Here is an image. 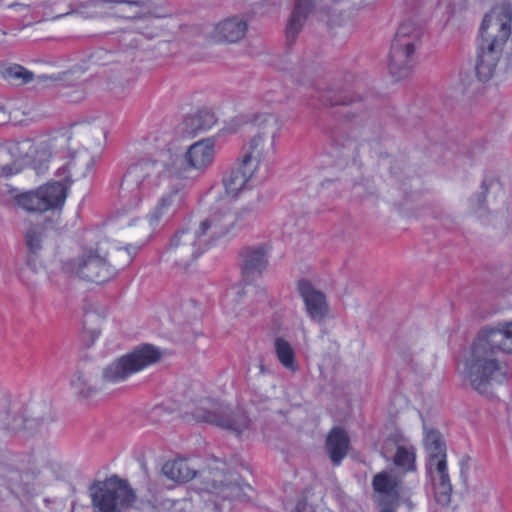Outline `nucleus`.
I'll return each instance as SVG.
<instances>
[{
	"instance_id": "nucleus-1",
	"label": "nucleus",
	"mask_w": 512,
	"mask_h": 512,
	"mask_svg": "<svg viewBox=\"0 0 512 512\" xmlns=\"http://www.w3.org/2000/svg\"><path fill=\"white\" fill-rule=\"evenodd\" d=\"M148 154L131 164L120 185V199L127 210L139 209L150 200L167 178L171 183L147 214L145 240L140 244L126 247L129 261L161 226L184 205L185 186L179 181L185 179V168L179 165L178 151L171 134L156 132L148 138Z\"/></svg>"
},
{
	"instance_id": "nucleus-2",
	"label": "nucleus",
	"mask_w": 512,
	"mask_h": 512,
	"mask_svg": "<svg viewBox=\"0 0 512 512\" xmlns=\"http://www.w3.org/2000/svg\"><path fill=\"white\" fill-rule=\"evenodd\" d=\"M495 351L512 354V321L482 328L458 364L460 373L479 393L506 380V368L495 358Z\"/></svg>"
},
{
	"instance_id": "nucleus-3",
	"label": "nucleus",
	"mask_w": 512,
	"mask_h": 512,
	"mask_svg": "<svg viewBox=\"0 0 512 512\" xmlns=\"http://www.w3.org/2000/svg\"><path fill=\"white\" fill-rule=\"evenodd\" d=\"M218 212L217 209L209 210L196 227L178 230L165 252L167 260L186 268L214 241L226 235L235 225V218L229 213L218 218Z\"/></svg>"
},
{
	"instance_id": "nucleus-4",
	"label": "nucleus",
	"mask_w": 512,
	"mask_h": 512,
	"mask_svg": "<svg viewBox=\"0 0 512 512\" xmlns=\"http://www.w3.org/2000/svg\"><path fill=\"white\" fill-rule=\"evenodd\" d=\"M512 6L509 2L495 5L487 13L480 26V44L476 63V74L480 81L487 82L496 73L504 44L511 35Z\"/></svg>"
},
{
	"instance_id": "nucleus-5",
	"label": "nucleus",
	"mask_w": 512,
	"mask_h": 512,
	"mask_svg": "<svg viewBox=\"0 0 512 512\" xmlns=\"http://www.w3.org/2000/svg\"><path fill=\"white\" fill-rule=\"evenodd\" d=\"M91 158L86 152H78L65 165L57 170L54 180L17 196V204L29 212H45L61 209L67 197V190L72 184V177L86 176L91 164Z\"/></svg>"
},
{
	"instance_id": "nucleus-6",
	"label": "nucleus",
	"mask_w": 512,
	"mask_h": 512,
	"mask_svg": "<svg viewBox=\"0 0 512 512\" xmlns=\"http://www.w3.org/2000/svg\"><path fill=\"white\" fill-rule=\"evenodd\" d=\"M67 142L68 137L64 134L14 139L5 144V150L15 163L30 166L37 173H42L48 169L52 157L60 153Z\"/></svg>"
},
{
	"instance_id": "nucleus-7",
	"label": "nucleus",
	"mask_w": 512,
	"mask_h": 512,
	"mask_svg": "<svg viewBox=\"0 0 512 512\" xmlns=\"http://www.w3.org/2000/svg\"><path fill=\"white\" fill-rule=\"evenodd\" d=\"M424 446L427 453L426 472L432 482L437 503L448 505L451 500L452 485L447 468L446 446L441 434L424 427Z\"/></svg>"
},
{
	"instance_id": "nucleus-8",
	"label": "nucleus",
	"mask_w": 512,
	"mask_h": 512,
	"mask_svg": "<svg viewBox=\"0 0 512 512\" xmlns=\"http://www.w3.org/2000/svg\"><path fill=\"white\" fill-rule=\"evenodd\" d=\"M421 35V27L412 20L399 25L389 54V70L397 79L407 77L417 65Z\"/></svg>"
},
{
	"instance_id": "nucleus-9",
	"label": "nucleus",
	"mask_w": 512,
	"mask_h": 512,
	"mask_svg": "<svg viewBox=\"0 0 512 512\" xmlns=\"http://www.w3.org/2000/svg\"><path fill=\"white\" fill-rule=\"evenodd\" d=\"M255 133L251 137L243 156L248 169L256 167L261 171L263 162L275 154V141L280 136L282 123L270 112L257 113L253 118Z\"/></svg>"
},
{
	"instance_id": "nucleus-10",
	"label": "nucleus",
	"mask_w": 512,
	"mask_h": 512,
	"mask_svg": "<svg viewBox=\"0 0 512 512\" xmlns=\"http://www.w3.org/2000/svg\"><path fill=\"white\" fill-rule=\"evenodd\" d=\"M191 414L196 421L214 424L235 433L239 438L248 437L253 431L252 421L246 411L239 409L229 412L222 403L210 398L199 400Z\"/></svg>"
},
{
	"instance_id": "nucleus-11",
	"label": "nucleus",
	"mask_w": 512,
	"mask_h": 512,
	"mask_svg": "<svg viewBox=\"0 0 512 512\" xmlns=\"http://www.w3.org/2000/svg\"><path fill=\"white\" fill-rule=\"evenodd\" d=\"M161 352L150 344H144L116 359L103 369V380L108 383L125 381L131 375L141 372L158 362Z\"/></svg>"
},
{
	"instance_id": "nucleus-12",
	"label": "nucleus",
	"mask_w": 512,
	"mask_h": 512,
	"mask_svg": "<svg viewBox=\"0 0 512 512\" xmlns=\"http://www.w3.org/2000/svg\"><path fill=\"white\" fill-rule=\"evenodd\" d=\"M61 270L66 275L96 283L108 281L115 273V269L107 263L97 249L92 247L82 248L74 258L63 260Z\"/></svg>"
},
{
	"instance_id": "nucleus-13",
	"label": "nucleus",
	"mask_w": 512,
	"mask_h": 512,
	"mask_svg": "<svg viewBox=\"0 0 512 512\" xmlns=\"http://www.w3.org/2000/svg\"><path fill=\"white\" fill-rule=\"evenodd\" d=\"M263 178L264 175L261 174L259 169L256 167L248 169L245 166V160H242L237 169L231 170L223 178L224 195L220 196L209 210L217 209L219 211L218 218H221L222 214L229 213L236 219L235 214L230 210L232 202L241 193L259 184Z\"/></svg>"
},
{
	"instance_id": "nucleus-14",
	"label": "nucleus",
	"mask_w": 512,
	"mask_h": 512,
	"mask_svg": "<svg viewBox=\"0 0 512 512\" xmlns=\"http://www.w3.org/2000/svg\"><path fill=\"white\" fill-rule=\"evenodd\" d=\"M92 502L99 512H121L135 501L126 481L111 477L92 488Z\"/></svg>"
},
{
	"instance_id": "nucleus-15",
	"label": "nucleus",
	"mask_w": 512,
	"mask_h": 512,
	"mask_svg": "<svg viewBox=\"0 0 512 512\" xmlns=\"http://www.w3.org/2000/svg\"><path fill=\"white\" fill-rule=\"evenodd\" d=\"M298 291L304 302L308 317L312 321L322 324L329 314L325 294L316 290L307 280H300L298 282Z\"/></svg>"
},
{
	"instance_id": "nucleus-16",
	"label": "nucleus",
	"mask_w": 512,
	"mask_h": 512,
	"mask_svg": "<svg viewBox=\"0 0 512 512\" xmlns=\"http://www.w3.org/2000/svg\"><path fill=\"white\" fill-rule=\"evenodd\" d=\"M215 155L214 140L202 139L189 146L185 153V162L190 169L203 173L213 164Z\"/></svg>"
},
{
	"instance_id": "nucleus-17",
	"label": "nucleus",
	"mask_w": 512,
	"mask_h": 512,
	"mask_svg": "<svg viewBox=\"0 0 512 512\" xmlns=\"http://www.w3.org/2000/svg\"><path fill=\"white\" fill-rule=\"evenodd\" d=\"M247 22L241 17H229L217 23L211 32V38L218 42L236 43L244 38Z\"/></svg>"
},
{
	"instance_id": "nucleus-18",
	"label": "nucleus",
	"mask_w": 512,
	"mask_h": 512,
	"mask_svg": "<svg viewBox=\"0 0 512 512\" xmlns=\"http://www.w3.org/2000/svg\"><path fill=\"white\" fill-rule=\"evenodd\" d=\"M268 249L261 245L243 251L242 274L245 282L252 281L266 269Z\"/></svg>"
},
{
	"instance_id": "nucleus-19",
	"label": "nucleus",
	"mask_w": 512,
	"mask_h": 512,
	"mask_svg": "<svg viewBox=\"0 0 512 512\" xmlns=\"http://www.w3.org/2000/svg\"><path fill=\"white\" fill-rule=\"evenodd\" d=\"M372 486L379 502H398L400 480L394 472L382 471L376 474Z\"/></svg>"
},
{
	"instance_id": "nucleus-20",
	"label": "nucleus",
	"mask_w": 512,
	"mask_h": 512,
	"mask_svg": "<svg viewBox=\"0 0 512 512\" xmlns=\"http://www.w3.org/2000/svg\"><path fill=\"white\" fill-rule=\"evenodd\" d=\"M314 4L312 0H296L292 14L286 26V38L293 41L300 32L305 20L312 13Z\"/></svg>"
},
{
	"instance_id": "nucleus-21",
	"label": "nucleus",
	"mask_w": 512,
	"mask_h": 512,
	"mask_svg": "<svg viewBox=\"0 0 512 512\" xmlns=\"http://www.w3.org/2000/svg\"><path fill=\"white\" fill-rule=\"evenodd\" d=\"M393 440L397 444V450L394 455V463L397 467L404 469L407 472L414 471L416 469V449L408 441V439L400 432H396Z\"/></svg>"
},
{
	"instance_id": "nucleus-22",
	"label": "nucleus",
	"mask_w": 512,
	"mask_h": 512,
	"mask_svg": "<svg viewBox=\"0 0 512 512\" xmlns=\"http://www.w3.org/2000/svg\"><path fill=\"white\" fill-rule=\"evenodd\" d=\"M348 448L349 438L346 432L338 427L332 429L326 439V449L335 465L341 463L347 454Z\"/></svg>"
},
{
	"instance_id": "nucleus-23",
	"label": "nucleus",
	"mask_w": 512,
	"mask_h": 512,
	"mask_svg": "<svg viewBox=\"0 0 512 512\" xmlns=\"http://www.w3.org/2000/svg\"><path fill=\"white\" fill-rule=\"evenodd\" d=\"M104 3H117V4H125L126 8L125 12L128 14L125 15L127 18H141V17H154V18H162L167 14L152 10L150 0H102Z\"/></svg>"
},
{
	"instance_id": "nucleus-24",
	"label": "nucleus",
	"mask_w": 512,
	"mask_h": 512,
	"mask_svg": "<svg viewBox=\"0 0 512 512\" xmlns=\"http://www.w3.org/2000/svg\"><path fill=\"white\" fill-rule=\"evenodd\" d=\"M273 347L277 360L286 370L290 372L298 371L299 364L296 358V351L288 340L283 337H276Z\"/></svg>"
},
{
	"instance_id": "nucleus-25",
	"label": "nucleus",
	"mask_w": 512,
	"mask_h": 512,
	"mask_svg": "<svg viewBox=\"0 0 512 512\" xmlns=\"http://www.w3.org/2000/svg\"><path fill=\"white\" fill-rule=\"evenodd\" d=\"M163 474L176 482H186L196 475L195 470L184 459L168 461L163 465Z\"/></svg>"
},
{
	"instance_id": "nucleus-26",
	"label": "nucleus",
	"mask_w": 512,
	"mask_h": 512,
	"mask_svg": "<svg viewBox=\"0 0 512 512\" xmlns=\"http://www.w3.org/2000/svg\"><path fill=\"white\" fill-rule=\"evenodd\" d=\"M0 76L12 85H24L34 79L33 72L19 64L0 65Z\"/></svg>"
},
{
	"instance_id": "nucleus-27",
	"label": "nucleus",
	"mask_w": 512,
	"mask_h": 512,
	"mask_svg": "<svg viewBox=\"0 0 512 512\" xmlns=\"http://www.w3.org/2000/svg\"><path fill=\"white\" fill-rule=\"evenodd\" d=\"M252 490L251 486L246 484L242 486L238 482H229L223 483L222 481L218 483V481L214 478L213 483L210 488H208V492L212 494H217L221 496L223 499H241L246 495L245 490Z\"/></svg>"
},
{
	"instance_id": "nucleus-28",
	"label": "nucleus",
	"mask_w": 512,
	"mask_h": 512,
	"mask_svg": "<svg viewBox=\"0 0 512 512\" xmlns=\"http://www.w3.org/2000/svg\"><path fill=\"white\" fill-rule=\"evenodd\" d=\"M244 287L241 283L229 287L222 299V306L227 314H236L240 301L245 295Z\"/></svg>"
},
{
	"instance_id": "nucleus-29",
	"label": "nucleus",
	"mask_w": 512,
	"mask_h": 512,
	"mask_svg": "<svg viewBox=\"0 0 512 512\" xmlns=\"http://www.w3.org/2000/svg\"><path fill=\"white\" fill-rule=\"evenodd\" d=\"M70 386L75 394L82 397H88L92 392L90 381L82 372H76L72 376Z\"/></svg>"
},
{
	"instance_id": "nucleus-30",
	"label": "nucleus",
	"mask_w": 512,
	"mask_h": 512,
	"mask_svg": "<svg viewBox=\"0 0 512 512\" xmlns=\"http://www.w3.org/2000/svg\"><path fill=\"white\" fill-rule=\"evenodd\" d=\"M43 228L41 226L30 227L25 233V240L28 249L35 253L41 249Z\"/></svg>"
},
{
	"instance_id": "nucleus-31",
	"label": "nucleus",
	"mask_w": 512,
	"mask_h": 512,
	"mask_svg": "<svg viewBox=\"0 0 512 512\" xmlns=\"http://www.w3.org/2000/svg\"><path fill=\"white\" fill-rule=\"evenodd\" d=\"M379 504L381 505V511L380 512H396L395 510V506L397 504V502H379Z\"/></svg>"
},
{
	"instance_id": "nucleus-32",
	"label": "nucleus",
	"mask_w": 512,
	"mask_h": 512,
	"mask_svg": "<svg viewBox=\"0 0 512 512\" xmlns=\"http://www.w3.org/2000/svg\"><path fill=\"white\" fill-rule=\"evenodd\" d=\"M486 212V208L484 207V201L481 199V197L477 198V207L475 208V213L478 215V217L482 218L484 217Z\"/></svg>"
},
{
	"instance_id": "nucleus-33",
	"label": "nucleus",
	"mask_w": 512,
	"mask_h": 512,
	"mask_svg": "<svg viewBox=\"0 0 512 512\" xmlns=\"http://www.w3.org/2000/svg\"><path fill=\"white\" fill-rule=\"evenodd\" d=\"M10 118V114L6 111L5 107L0 105V125L7 123Z\"/></svg>"
},
{
	"instance_id": "nucleus-34",
	"label": "nucleus",
	"mask_w": 512,
	"mask_h": 512,
	"mask_svg": "<svg viewBox=\"0 0 512 512\" xmlns=\"http://www.w3.org/2000/svg\"><path fill=\"white\" fill-rule=\"evenodd\" d=\"M9 8H13V9H16L17 11L19 12H25V11H28L30 10V7L25 5V4H21V3H14V4H11L9 5Z\"/></svg>"
},
{
	"instance_id": "nucleus-35",
	"label": "nucleus",
	"mask_w": 512,
	"mask_h": 512,
	"mask_svg": "<svg viewBox=\"0 0 512 512\" xmlns=\"http://www.w3.org/2000/svg\"><path fill=\"white\" fill-rule=\"evenodd\" d=\"M69 14H71L70 8L68 10H66L65 12H61L58 15L51 17V19H53V20L54 19H59V18H61L63 16L69 15Z\"/></svg>"
},
{
	"instance_id": "nucleus-36",
	"label": "nucleus",
	"mask_w": 512,
	"mask_h": 512,
	"mask_svg": "<svg viewBox=\"0 0 512 512\" xmlns=\"http://www.w3.org/2000/svg\"><path fill=\"white\" fill-rule=\"evenodd\" d=\"M490 187H491L492 189L496 190V189H498V188H499V184H498V183H494V182H492V183L490 184Z\"/></svg>"
},
{
	"instance_id": "nucleus-37",
	"label": "nucleus",
	"mask_w": 512,
	"mask_h": 512,
	"mask_svg": "<svg viewBox=\"0 0 512 512\" xmlns=\"http://www.w3.org/2000/svg\"><path fill=\"white\" fill-rule=\"evenodd\" d=\"M264 102L267 103V104H270L272 102V100L269 98V96H265L264 98Z\"/></svg>"
},
{
	"instance_id": "nucleus-38",
	"label": "nucleus",
	"mask_w": 512,
	"mask_h": 512,
	"mask_svg": "<svg viewBox=\"0 0 512 512\" xmlns=\"http://www.w3.org/2000/svg\"><path fill=\"white\" fill-rule=\"evenodd\" d=\"M18 427H19V425L16 424V425L12 426L11 429H17Z\"/></svg>"
}]
</instances>
